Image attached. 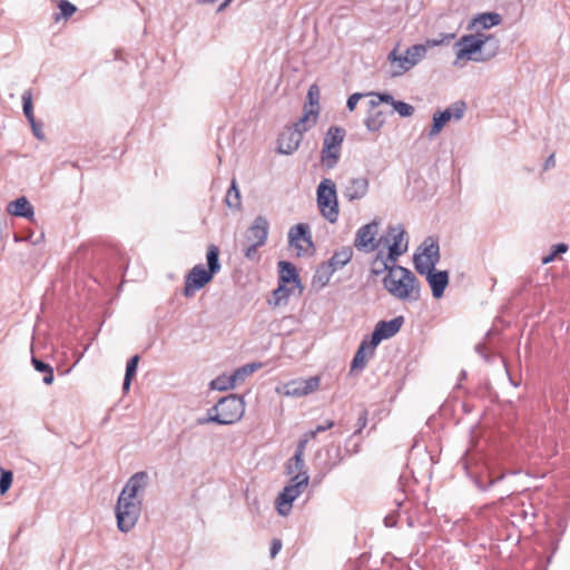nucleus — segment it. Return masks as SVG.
Returning a JSON list of instances; mask_svg holds the SVG:
<instances>
[{
    "instance_id": "obj_7",
    "label": "nucleus",
    "mask_w": 570,
    "mask_h": 570,
    "mask_svg": "<svg viewBox=\"0 0 570 570\" xmlns=\"http://www.w3.org/2000/svg\"><path fill=\"white\" fill-rule=\"evenodd\" d=\"M316 203L321 215L331 224L337 222L340 216L337 191L332 179L324 178L316 189Z\"/></svg>"
},
{
    "instance_id": "obj_52",
    "label": "nucleus",
    "mask_w": 570,
    "mask_h": 570,
    "mask_svg": "<svg viewBox=\"0 0 570 570\" xmlns=\"http://www.w3.org/2000/svg\"><path fill=\"white\" fill-rule=\"evenodd\" d=\"M554 165H556V160H554V155L552 154V155H550V156L547 158V160H546V163H544V168H546V169H548V168H550V167H554Z\"/></svg>"
},
{
    "instance_id": "obj_21",
    "label": "nucleus",
    "mask_w": 570,
    "mask_h": 570,
    "mask_svg": "<svg viewBox=\"0 0 570 570\" xmlns=\"http://www.w3.org/2000/svg\"><path fill=\"white\" fill-rule=\"evenodd\" d=\"M374 352L375 348L371 347V340H363L352 360L351 372L363 371L368 360L374 355Z\"/></svg>"
},
{
    "instance_id": "obj_26",
    "label": "nucleus",
    "mask_w": 570,
    "mask_h": 570,
    "mask_svg": "<svg viewBox=\"0 0 570 570\" xmlns=\"http://www.w3.org/2000/svg\"><path fill=\"white\" fill-rule=\"evenodd\" d=\"M395 262H392L389 254L385 256L382 252H379L372 263L371 272L374 275H380L384 272L390 273L391 267H394Z\"/></svg>"
},
{
    "instance_id": "obj_48",
    "label": "nucleus",
    "mask_w": 570,
    "mask_h": 570,
    "mask_svg": "<svg viewBox=\"0 0 570 570\" xmlns=\"http://www.w3.org/2000/svg\"><path fill=\"white\" fill-rule=\"evenodd\" d=\"M379 92H370V94H366V96H370L371 99L368 101V105H370V108L371 110H375L376 107H379L381 105V101H379Z\"/></svg>"
},
{
    "instance_id": "obj_42",
    "label": "nucleus",
    "mask_w": 570,
    "mask_h": 570,
    "mask_svg": "<svg viewBox=\"0 0 570 570\" xmlns=\"http://www.w3.org/2000/svg\"><path fill=\"white\" fill-rule=\"evenodd\" d=\"M318 88L316 85H313L309 87L308 89V92H307V98L309 100V107L308 108H318Z\"/></svg>"
},
{
    "instance_id": "obj_34",
    "label": "nucleus",
    "mask_w": 570,
    "mask_h": 570,
    "mask_svg": "<svg viewBox=\"0 0 570 570\" xmlns=\"http://www.w3.org/2000/svg\"><path fill=\"white\" fill-rule=\"evenodd\" d=\"M334 273V269L330 267L327 263H323L317 268L314 279L317 281L322 286H325L328 284Z\"/></svg>"
},
{
    "instance_id": "obj_39",
    "label": "nucleus",
    "mask_w": 570,
    "mask_h": 570,
    "mask_svg": "<svg viewBox=\"0 0 570 570\" xmlns=\"http://www.w3.org/2000/svg\"><path fill=\"white\" fill-rule=\"evenodd\" d=\"M13 474L10 470L1 469L0 474V494H4L8 492L12 484Z\"/></svg>"
},
{
    "instance_id": "obj_15",
    "label": "nucleus",
    "mask_w": 570,
    "mask_h": 570,
    "mask_svg": "<svg viewBox=\"0 0 570 570\" xmlns=\"http://www.w3.org/2000/svg\"><path fill=\"white\" fill-rule=\"evenodd\" d=\"M465 111V102L456 101L443 111H438L433 115V124L430 129L429 136L432 138L440 134L442 128L451 119L460 120Z\"/></svg>"
},
{
    "instance_id": "obj_35",
    "label": "nucleus",
    "mask_w": 570,
    "mask_h": 570,
    "mask_svg": "<svg viewBox=\"0 0 570 570\" xmlns=\"http://www.w3.org/2000/svg\"><path fill=\"white\" fill-rule=\"evenodd\" d=\"M210 386L213 390L217 391H227L234 389L236 385L234 381L230 380V375H219L215 380L210 382Z\"/></svg>"
},
{
    "instance_id": "obj_49",
    "label": "nucleus",
    "mask_w": 570,
    "mask_h": 570,
    "mask_svg": "<svg viewBox=\"0 0 570 570\" xmlns=\"http://www.w3.org/2000/svg\"><path fill=\"white\" fill-rule=\"evenodd\" d=\"M333 426H334V421L326 420L324 422V424H320L315 429H316V432L321 433V432H324V431H327V430L332 429Z\"/></svg>"
},
{
    "instance_id": "obj_16",
    "label": "nucleus",
    "mask_w": 570,
    "mask_h": 570,
    "mask_svg": "<svg viewBox=\"0 0 570 570\" xmlns=\"http://www.w3.org/2000/svg\"><path fill=\"white\" fill-rule=\"evenodd\" d=\"M404 324L403 316H396L390 321H380L371 335V347L376 346L384 340H389L397 334Z\"/></svg>"
},
{
    "instance_id": "obj_20",
    "label": "nucleus",
    "mask_w": 570,
    "mask_h": 570,
    "mask_svg": "<svg viewBox=\"0 0 570 570\" xmlns=\"http://www.w3.org/2000/svg\"><path fill=\"white\" fill-rule=\"evenodd\" d=\"M303 136L293 129L291 126L286 127L278 137L277 151L283 155H292L301 145Z\"/></svg>"
},
{
    "instance_id": "obj_55",
    "label": "nucleus",
    "mask_w": 570,
    "mask_h": 570,
    "mask_svg": "<svg viewBox=\"0 0 570 570\" xmlns=\"http://www.w3.org/2000/svg\"><path fill=\"white\" fill-rule=\"evenodd\" d=\"M230 1H232V0H225V1L219 6L218 11H222L223 9H225V8L228 6V3H229Z\"/></svg>"
},
{
    "instance_id": "obj_38",
    "label": "nucleus",
    "mask_w": 570,
    "mask_h": 570,
    "mask_svg": "<svg viewBox=\"0 0 570 570\" xmlns=\"http://www.w3.org/2000/svg\"><path fill=\"white\" fill-rule=\"evenodd\" d=\"M305 461L304 458H302V462H297L295 460V454L288 460L286 464V472L288 475L294 476L297 473H307L305 470Z\"/></svg>"
},
{
    "instance_id": "obj_31",
    "label": "nucleus",
    "mask_w": 570,
    "mask_h": 570,
    "mask_svg": "<svg viewBox=\"0 0 570 570\" xmlns=\"http://www.w3.org/2000/svg\"><path fill=\"white\" fill-rule=\"evenodd\" d=\"M31 363L36 371L45 373L42 382L47 385H50L55 380L53 368L48 363H45L43 361L38 360L37 357H32Z\"/></svg>"
},
{
    "instance_id": "obj_14",
    "label": "nucleus",
    "mask_w": 570,
    "mask_h": 570,
    "mask_svg": "<svg viewBox=\"0 0 570 570\" xmlns=\"http://www.w3.org/2000/svg\"><path fill=\"white\" fill-rule=\"evenodd\" d=\"M379 233V223L373 220L356 232L354 246L362 252L371 253L379 248L382 243H379L376 235Z\"/></svg>"
},
{
    "instance_id": "obj_36",
    "label": "nucleus",
    "mask_w": 570,
    "mask_h": 570,
    "mask_svg": "<svg viewBox=\"0 0 570 570\" xmlns=\"http://www.w3.org/2000/svg\"><path fill=\"white\" fill-rule=\"evenodd\" d=\"M21 99H22L23 115L26 116L28 121L35 119L33 107H32V92H31V90L23 91Z\"/></svg>"
},
{
    "instance_id": "obj_19",
    "label": "nucleus",
    "mask_w": 570,
    "mask_h": 570,
    "mask_svg": "<svg viewBox=\"0 0 570 570\" xmlns=\"http://www.w3.org/2000/svg\"><path fill=\"white\" fill-rule=\"evenodd\" d=\"M422 273L420 275H425L426 282L431 286L432 295L434 298H441L444 294V291L449 284V274L446 271H435L433 269H421Z\"/></svg>"
},
{
    "instance_id": "obj_12",
    "label": "nucleus",
    "mask_w": 570,
    "mask_h": 570,
    "mask_svg": "<svg viewBox=\"0 0 570 570\" xmlns=\"http://www.w3.org/2000/svg\"><path fill=\"white\" fill-rule=\"evenodd\" d=\"M405 229L402 225L389 226L386 234L379 238V243L389 244V257L395 262L407 250V240L404 239Z\"/></svg>"
},
{
    "instance_id": "obj_47",
    "label": "nucleus",
    "mask_w": 570,
    "mask_h": 570,
    "mask_svg": "<svg viewBox=\"0 0 570 570\" xmlns=\"http://www.w3.org/2000/svg\"><path fill=\"white\" fill-rule=\"evenodd\" d=\"M281 549H282V541L279 539H273L272 544H271V550H269L271 557L275 558L276 554L281 551Z\"/></svg>"
},
{
    "instance_id": "obj_32",
    "label": "nucleus",
    "mask_w": 570,
    "mask_h": 570,
    "mask_svg": "<svg viewBox=\"0 0 570 570\" xmlns=\"http://www.w3.org/2000/svg\"><path fill=\"white\" fill-rule=\"evenodd\" d=\"M225 203L229 208L238 209L240 207V194L236 180H232L225 197Z\"/></svg>"
},
{
    "instance_id": "obj_8",
    "label": "nucleus",
    "mask_w": 570,
    "mask_h": 570,
    "mask_svg": "<svg viewBox=\"0 0 570 570\" xmlns=\"http://www.w3.org/2000/svg\"><path fill=\"white\" fill-rule=\"evenodd\" d=\"M268 232L269 224L266 217L262 215L257 216L244 235L246 242L244 256L247 259L252 262L259 261L258 248L266 244Z\"/></svg>"
},
{
    "instance_id": "obj_24",
    "label": "nucleus",
    "mask_w": 570,
    "mask_h": 570,
    "mask_svg": "<svg viewBox=\"0 0 570 570\" xmlns=\"http://www.w3.org/2000/svg\"><path fill=\"white\" fill-rule=\"evenodd\" d=\"M353 257V249L350 246H343L334 252L332 257L326 262L330 267L337 272L347 265Z\"/></svg>"
},
{
    "instance_id": "obj_5",
    "label": "nucleus",
    "mask_w": 570,
    "mask_h": 570,
    "mask_svg": "<svg viewBox=\"0 0 570 570\" xmlns=\"http://www.w3.org/2000/svg\"><path fill=\"white\" fill-rule=\"evenodd\" d=\"M245 413V402L242 396L230 394L222 397L217 404L207 411L205 417H199L197 423L204 425L207 423H217L219 425H230L242 420Z\"/></svg>"
},
{
    "instance_id": "obj_46",
    "label": "nucleus",
    "mask_w": 570,
    "mask_h": 570,
    "mask_svg": "<svg viewBox=\"0 0 570 570\" xmlns=\"http://www.w3.org/2000/svg\"><path fill=\"white\" fill-rule=\"evenodd\" d=\"M379 95V101H381V104H389L391 105L392 107H394V104L397 101L393 98L392 95L387 94V92H380L377 94Z\"/></svg>"
},
{
    "instance_id": "obj_56",
    "label": "nucleus",
    "mask_w": 570,
    "mask_h": 570,
    "mask_svg": "<svg viewBox=\"0 0 570 570\" xmlns=\"http://www.w3.org/2000/svg\"><path fill=\"white\" fill-rule=\"evenodd\" d=\"M395 503H396L397 507H401L402 501L400 499H395Z\"/></svg>"
},
{
    "instance_id": "obj_2",
    "label": "nucleus",
    "mask_w": 570,
    "mask_h": 570,
    "mask_svg": "<svg viewBox=\"0 0 570 570\" xmlns=\"http://www.w3.org/2000/svg\"><path fill=\"white\" fill-rule=\"evenodd\" d=\"M499 48L500 42L493 36L484 33L464 35L454 43V65L459 66L466 61H489L498 55Z\"/></svg>"
},
{
    "instance_id": "obj_40",
    "label": "nucleus",
    "mask_w": 570,
    "mask_h": 570,
    "mask_svg": "<svg viewBox=\"0 0 570 570\" xmlns=\"http://www.w3.org/2000/svg\"><path fill=\"white\" fill-rule=\"evenodd\" d=\"M393 110L401 117H411L414 112L413 106L400 100L394 104Z\"/></svg>"
},
{
    "instance_id": "obj_45",
    "label": "nucleus",
    "mask_w": 570,
    "mask_h": 570,
    "mask_svg": "<svg viewBox=\"0 0 570 570\" xmlns=\"http://www.w3.org/2000/svg\"><path fill=\"white\" fill-rule=\"evenodd\" d=\"M364 95L363 94H360V92H355L353 95H351L347 99V102H346V106L348 108L350 111H353L358 102V100L363 97Z\"/></svg>"
},
{
    "instance_id": "obj_50",
    "label": "nucleus",
    "mask_w": 570,
    "mask_h": 570,
    "mask_svg": "<svg viewBox=\"0 0 570 570\" xmlns=\"http://www.w3.org/2000/svg\"><path fill=\"white\" fill-rule=\"evenodd\" d=\"M475 351H476V353H478L480 356H482L485 361H488V360H489V357H488V355H487V353H485V347H484V345H482V344H478V345L475 346Z\"/></svg>"
},
{
    "instance_id": "obj_57",
    "label": "nucleus",
    "mask_w": 570,
    "mask_h": 570,
    "mask_svg": "<svg viewBox=\"0 0 570 570\" xmlns=\"http://www.w3.org/2000/svg\"><path fill=\"white\" fill-rule=\"evenodd\" d=\"M205 2H209V3H214L216 2L217 0H204Z\"/></svg>"
},
{
    "instance_id": "obj_28",
    "label": "nucleus",
    "mask_w": 570,
    "mask_h": 570,
    "mask_svg": "<svg viewBox=\"0 0 570 570\" xmlns=\"http://www.w3.org/2000/svg\"><path fill=\"white\" fill-rule=\"evenodd\" d=\"M364 124L370 131H379L385 124V115L380 110H370Z\"/></svg>"
},
{
    "instance_id": "obj_23",
    "label": "nucleus",
    "mask_w": 570,
    "mask_h": 570,
    "mask_svg": "<svg viewBox=\"0 0 570 570\" xmlns=\"http://www.w3.org/2000/svg\"><path fill=\"white\" fill-rule=\"evenodd\" d=\"M7 212L10 215L23 217L27 219H32L35 215L33 207L26 197H19L16 200L9 203Z\"/></svg>"
},
{
    "instance_id": "obj_43",
    "label": "nucleus",
    "mask_w": 570,
    "mask_h": 570,
    "mask_svg": "<svg viewBox=\"0 0 570 570\" xmlns=\"http://www.w3.org/2000/svg\"><path fill=\"white\" fill-rule=\"evenodd\" d=\"M307 443H308V438H305L304 435L297 443L294 454H295V460L299 463L302 462V458H304V452H305V448H306Z\"/></svg>"
},
{
    "instance_id": "obj_25",
    "label": "nucleus",
    "mask_w": 570,
    "mask_h": 570,
    "mask_svg": "<svg viewBox=\"0 0 570 570\" xmlns=\"http://www.w3.org/2000/svg\"><path fill=\"white\" fill-rule=\"evenodd\" d=\"M279 268V283L289 284L294 283L299 289H302L299 276L297 274L296 267L286 261L278 262Z\"/></svg>"
},
{
    "instance_id": "obj_9",
    "label": "nucleus",
    "mask_w": 570,
    "mask_h": 570,
    "mask_svg": "<svg viewBox=\"0 0 570 570\" xmlns=\"http://www.w3.org/2000/svg\"><path fill=\"white\" fill-rule=\"evenodd\" d=\"M307 473H297L292 476L291 482L284 487L276 498V510L279 515L287 517L293 508V502L302 494L308 485Z\"/></svg>"
},
{
    "instance_id": "obj_29",
    "label": "nucleus",
    "mask_w": 570,
    "mask_h": 570,
    "mask_svg": "<svg viewBox=\"0 0 570 570\" xmlns=\"http://www.w3.org/2000/svg\"><path fill=\"white\" fill-rule=\"evenodd\" d=\"M261 367V363L245 364L230 374V380L234 381L235 385L245 381V379L252 375L256 370Z\"/></svg>"
},
{
    "instance_id": "obj_33",
    "label": "nucleus",
    "mask_w": 570,
    "mask_h": 570,
    "mask_svg": "<svg viewBox=\"0 0 570 570\" xmlns=\"http://www.w3.org/2000/svg\"><path fill=\"white\" fill-rule=\"evenodd\" d=\"M138 362H139L138 355H134L127 362L126 373H125L124 383H122L124 391H128L130 389L131 379L136 374Z\"/></svg>"
},
{
    "instance_id": "obj_3",
    "label": "nucleus",
    "mask_w": 570,
    "mask_h": 570,
    "mask_svg": "<svg viewBox=\"0 0 570 570\" xmlns=\"http://www.w3.org/2000/svg\"><path fill=\"white\" fill-rule=\"evenodd\" d=\"M455 36V32L441 33L439 39H428L425 43H417L409 47L404 56L397 55L396 49L392 50L387 57L392 65L391 76L400 77L404 75L425 58L429 48L449 42L454 39Z\"/></svg>"
},
{
    "instance_id": "obj_44",
    "label": "nucleus",
    "mask_w": 570,
    "mask_h": 570,
    "mask_svg": "<svg viewBox=\"0 0 570 570\" xmlns=\"http://www.w3.org/2000/svg\"><path fill=\"white\" fill-rule=\"evenodd\" d=\"M29 124L31 126L35 137L39 140L45 139V134L42 131V125L37 122L36 119L30 120Z\"/></svg>"
},
{
    "instance_id": "obj_6",
    "label": "nucleus",
    "mask_w": 570,
    "mask_h": 570,
    "mask_svg": "<svg viewBox=\"0 0 570 570\" xmlns=\"http://www.w3.org/2000/svg\"><path fill=\"white\" fill-rule=\"evenodd\" d=\"M206 258L208 269H205L203 265H196L187 274L184 287V295L186 297L193 296L196 291L203 288L219 272V248L216 245L212 244L208 246Z\"/></svg>"
},
{
    "instance_id": "obj_54",
    "label": "nucleus",
    "mask_w": 570,
    "mask_h": 570,
    "mask_svg": "<svg viewBox=\"0 0 570 570\" xmlns=\"http://www.w3.org/2000/svg\"><path fill=\"white\" fill-rule=\"evenodd\" d=\"M317 434H318V432H316V429H314V430H311L307 433H305L304 436L308 438V441H309L311 439H314Z\"/></svg>"
},
{
    "instance_id": "obj_53",
    "label": "nucleus",
    "mask_w": 570,
    "mask_h": 570,
    "mask_svg": "<svg viewBox=\"0 0 570 570\" xmlns=\"http://www.w3.org/2000/svg\"><path fill=\"white\" fill-rule=\"evenodd\" d=\"M384 523L386 527H394L396 524V521H395L394 517L392 514H390L384 518Z\"/></svg>"
},
{
    "instance_id": "obj_17",
    "label": "nucleus",
    "mask_w": 570,
    "mask_h": 570,
    "mask_svg": "<svg viewBox=\"0 0 570 570\" xmlns=\"http://www.w3.org/2000/svg\"><path fill=\"white\" fill-rule=\"evenodd\" d=\"M320 386V379L317 376H311L308 379L293 380L285 384V395L287 396H304L314 391Z\"/></svg>"
},
{
    "instance_id": "obj_30",
    "label": "nucleus",
    "mask_w": 570,
    "mask_h": 570,
    "mask_svg": "<svg viewBox=\"0 0 570 570\" xmlns=\"http://www.w3.org/2000/svg\"><path fill=\"white\" fill-rule=\"evenodd\" d=\"M291 294L292 289L287 284L278 283L277 288L273 292V301H269V304L274 306L285 305L287 304Z\"/></svg>"
},
{
    "instance_id": "obj_4",
    "label": "nucleus",
    "mask_w": 570,
    "mask_h": 570,
    "mask_svg": "<svg viewBox=\"0 0 570 570\" xmlns=\"http://www.w3.org/2000/svg\"><path fill=\"white\" fill-rule=\"evenodd\" d=\"M384 288L402 302H416L420 299V285L415 275L403 266L391 267L383 278Z\"/></svg>"
},
{
    "instance_id": "obj_27",
    "label": "nucleus",
    "mask_w": 570,
    "mask_h": 570,
    "mask_svg": "<svg viewBox=\"0 0 570 570\" xmlns=\"http://www.w3.org/2000/svg\"><path fill=\"white\" fill-rule=\"evenodd\" d=\"M501 16L495 12L481 13L472 21V27L489 29L501 22Z\"/></svg>"
},
{
    "instance_id": "obj_10",
    "label": "nucleus",
    "mask_w": 570,
    "mask_h": 570,
    "mask_svg": "<svg viewBox=\"0 0 570 570\" xmlns=\"http://www.w3.org/2000/svg\"><path fill=\"white\" fill-rule=\"evenodd\" d=\"M345 130L337 126H331L324 137L321 151V163L327 169H333L340 159Z\"/></svg>"
},
{
    "instance_id": "obj_51",
    "label": "nucleus",
    "mask_w": 570,
    "mask_h": 570,
    "mask_svg": "<svg viewBox=\"0 0 570 570\" xmlns=\"http://www.w3.org/2000/svg\"><path fill=\"white\" fill-rule=\"evenodd\" d=\"M366 422H367V412L363 411L358 417V424H360L358 430L363 429L366 425Z\"/></svg>"
},
{
    "instance_id": "obj_13",
    "label": "nucleus",
    "mask_w": 570,
    "mask_h": 570,
    "mask_svg": "<svg viewBox=\"0 0 570 570\" xmlns=\"http://www.w3.org/2000/svg\"><path fill=\"white\" fill-rule=\"evenodd\" d=\"M288 243L291 246L296 248L298 256L312 254L314 250V244L309 226L301 223L291 227L288 232Z\"/></svg>"
},
{
    "instance_id": "obj_18",
    "label": "nucleus",
    "mask_w": 570,
    "mask_h": 570,
    "mask_svg": "<svg viewBox=\"0 0 570 570\" xmlns=\"http://www.w3.org/2000/svg\"><path fill=\"white\" fill-rule=\"evenodd\" d=\"M370 183L366 177H353L345 183L342 194L348 202L363 199L368 193Z\"/></svg>"
},
{
    "instance_id": "obj_22",
    "label": "nucleus",
    "mask_w": 570,
    "mask_h": 570,
    "mask_svg": "<svg viewBox=\"0 0 570 570\" xmlns=\"http://www.w3.org/2000/svg\"><path fill=\"white\" fill-rule=\"evenodd\" d=\"M318 114L320 111L317 108H307V106H305L303 115L291 127L304 136L306 131L315 126L318 119Z\"/></svg>"
},
{
    "instance_id": "obj_11",
    "label": "nucleus",
    "mask_w": 570,
    "mask_h": 570,
    "mask_svg": "<svg viewBox=\"0 0 570 570\" xmlns=\"http://www.w3.org/2000/svg\"><path fill=\"white\" fill-rule=\"evenodd\" d=\"M422 250L414 255V267L417 273H422L421 269H433L440 261V247L438 240L432 237L424 239L420 246Z\"/></svg>"
},
{
    "instance_id": "obj_37",
    "label": "nucleus",
    "mask_w": 570,
    "mask_h": 570,
    "mask_svg": "<svg viewBox=\"0 0 570 570\" xmlns=\"http://www.w3.org/2000/svg\"><path fill=\"white\" fill-rule=\"evenodd\" d=\"M568 248H569V247H568V245H567V244H564V243H559V244L553 245V246L551 247V252H550V254H549V255H547V256H543V257L541 258L542 264L547 265V264L552 263V262L557 258V256H558L559 254H564V253H567V252H568Z\"/></svg>"
},
{
    "instance_id": "obj_41",
    "label": "nucleus",
    "mask_w": 570,
    "mask_h": 570,
    "mask_svg": "<svg viewBox=\"0 0 570 570\" xmlns=\"http://www.w3.org/2000/svg\"><path fill=\"white\" fill-rule=\"evenodd\" d=\"M60 13L65 19L70 18L77 10L76 6L67 0H60L59 2Z\"/></svg>"
},
{
    "instance_id": "obj_1",
    "label": "nucleus",
    "mask_w": 570,
    "mask_h": 570,
    "mask_svg": "<svg viewBox=\"0 0 570 570\" xmlns=\"http://www.w3.org/2000/svg\"><path fill=\"white\" fill-rule=\"evenodd\" d=\"M148 482V473L139 471L124 485L116 504L117 527L121 532H129L137 524Z\"/></svg>"
}]
</instances>
